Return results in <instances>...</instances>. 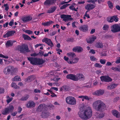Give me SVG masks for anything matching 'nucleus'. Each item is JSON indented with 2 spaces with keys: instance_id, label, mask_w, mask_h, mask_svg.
Returning <instances> with one entry per match:
<instances>
[{
  "instance_id": "51",
  "label": "nucleus",
  "mask_w": 120,
  "mask_h": 120,
  "mask_svg": "<svg viewBox=\"0 0 120 120\" xmlns=\"http://www.w3.org/2000/svg\"><path fill=\"white\" fill-rule=\"evenodd\" d=\"M0 57L6 59H8V56H5L2 54H0Z\"/></svg>"
},
{
  "instance_id": "32",
  "label": "nucleus",
  "mask_w": 120,
  "mask_h": 120,
  "mask_svg": "<svg viewBox=\"0 0 120 120\" xmlns=\"http://www.w3.org/2000/svg\"><path fill=\"white\" fill-rule=\"evenodd\" d=\"M13 42L11 41H8L6 43V46L7 47H9L13 45Z\"/></svg>"
},
{
  "instance_id": "56",
  "label": "nucleus",
  "mask_w": 120,
  "mask_h": 120,
  "mask_svg": "<svg viewBox=\"0 0 120 120\" xmlns=\"http://www.w3.org/2000/svg\"><path fill=\"white\" fill-rule=\"evenodd\" d=\"M120 99V98L119 97H117L115 98L114 99L113 101L114 102H116Z\"/></svg>"
},
{
  "instance_id": "6",
  "label": "nucleus",
  "mask_w": 120,
  "mask_h": 120,
  "mask_svg": "<svg viewBox=\"0 0 120 120\" xmlns=\"http://www.w3.org/2000/svg\"><path fill=\"white\" fill-rule=\"evenodd\" d=\"M111 31L113 33L120 31V24H114L111 26Z\"/></svg>"
},
{
  "instance_id": "2",
  "label": "nucleus",
  "mask_w": 120,
  "mask_h": 120,
  "mask_svg": "<svg viewBox=\"0 0 120 120\" xmlns=\"http://www.w3.org/2000/svg\"><path fill=\"white\" fill-rule=\"evenodd\" d=\"M92 107L93 109L98 111H102L106 107L104 103L100 100L96 101L93 102Z\"/></svg>"
},
{
  "instance_id": "40",
  "label": "nucleus",
  "mask_w": 120,
  "mask_h": 120,
  "mask_svg": "<svg viewBox=\"0 0 120 120\" xmlns=\"http://www.w3.org/2000/svg\"><path fill=\"white\" fill-rule=\"evenodd\" d=\"M11 86L15 89H18L19 87L15 83L13 82L11 83Z\"/></svg>"
},
{
  "instance_id": "64",
  "label": "nucleus",
  "mask_w": 120,
  "mask_h": 120,
  "mask_svg": "<svg viewBox=\"0 0 120 120\" xmlns=\"http://www.w3.org/2000/svg\"><path fill=\"white\" fill-rule=\"evenodd\" d=\"M17 112H15L11 113V115L13 116H14L17 114Z\"/></svg>"
},
{
  "instance_id": "42",
  "label": "nucleus",
  "mask_w": 120,
  "mask_h": 120,
  "mask_svg": "<svg viewBox=\"0 0 120 120\" xmlns=\"http://www.w3.org/2000/svg\"><path fill=\"white\" fill-rule=\"evenodd\" d=\"M6 97L7 99L6 101L8 103H10L13 100L12 98H10L8 96H6Z\"/></svg>"
},
{
  "instance_id": "47",
  "label": "nucleus",
  "mask_w": 120,
  "mask_h": 120,
  "mask_svg": "<svg viewBox=\"0 0 120 120\" xmlns=\"http://www.w3.org/2000/svg\"><path fill=\"white\" fill-rule=\"evenodd\" d=\"M111 69L115 71H119L118 66L117 67H112L111 68Z\"/></svg>"
},
{
  "instance_id": "31",
  "label": "nucleus",
  "mask_w": 120,
  "mask_h": 120,
  "mask_svg": "<svg viewBox=\"0 0 120 120\" xmlns=\"http://www.w3.org/2000/svg\"><path fill=\"white\" fill-rule=\"evenodd\" d=\"M33 79V76H30L28 77L25 79V81L27 82H31Z\"/></svg>"
},
{
  "instance_id": "39",
  "label": "nucleus",
  "mask_w": 120,
  "mask_h": 120,
  "mask_svg": "<svg viewBox=\"0 0 120 120\" xmlns=\"http://www.w3.org/2000/svg\"><path fill=\"white\" fill-rule=\"evenodd\" d=\"M23 38L25 40H30L31 39V38L25 34H23L22 35Z\"/></svg>"
},
{
  "instance_id": "28",
  "label": "nucleus",
  "mask_w": 120,
  "mask_h": 120,
  "mask_svg": "<svg viewBox=\"0 0 120 120\" xmlns=\"http://www.w3.org/2000/svg\"><path fill=\"white\" fill-rule=\"evenodd\" d=\"M21 80L20 77L19 76L17 75L15 76L14 78L12 79V80L13 81H20Z\"/></svg>"
},
{
  "instance_id": "3",
  "label": "nucleus",
  "mask_w": 120,
  "mask_h": 120,
  "mask_svg": "<svg viewBox=\"0 0 120 120\" xmlns=\"http://www.w3.org/2000/svg\"><path fill=\"white\" fill-rule=\"evenodd\" d=\"M66 78L74 81H77L80 79L83 80L84 79V75L81 74H78L76 75L72 74H69L67 76Z\"/></svg>"
},
{
  "instance_id": "4",
  "label": "nucleus",
  "mask_w": 120,
  "mask_h": 120,
  "mask_svg": "<svg viewBox=\"0 0 120 120\" xmlns=\"http://www.w3.org/2000/svg\"><path fill=\"white\" fill-rule=\"evenodd\" d=\"M66 103L68 104L71 105H75L76 103L75 98L74 97L68 96L66 97Z\"/></svg>"
},
{
  "instance_id": "10",
  "label": "nucleus",
  "mask_w": 120,
  "mask_h": 120,
  "mask_svg": "<svg viewBox=\"0 0 120 120\" xmlns=\"http://www.w3.org/2000/svg\"><path fill=\"white\" fill-rule=\"evenodd\" d=\"M102 82H108L111 81L112 79L109 76H102L100 78Z\"/></svg>"
},
{
  "instance_id": "46",
  "label": "nucleus",
  "mask_w": 120,
  "mask_h": 120,
  "mask_svg": "<svg viewBox=\"0 0 120 120\" xmlns=\"http://www.w3.org/2000/svg\"><path fill=\"white\" fill-rule=\"evenodd\" d=\"M29 97V96L28 95H26L22 98L20 100L22 101L26 100Z\"/></svg>"
},
{
  "instance_id": "54",
  "label": "nucleus",
  "mask_w": 120,
  "mask_h": 120,
  "mask_svg": "<svg viewBox=\"0 0 120 120\" xmlns=\"http://www.w3.org/2000/svg\"><path fill=\"white\" fill-rule=\"evenodd\" d=\"M34 92L35 93H40L41 92L40 90L38 89H35L34 90Z\"/></svg>"
},
{
  "instance_id": "17",
  "label": "nucleus",
  "mask_w": 120,
  "mask_h": 120,
  "mask_svg": "<svg viewBox=\"0 0 120 120\" xmlns=\"http://www.w3.org/2000/svg\"><path fill=\"white\" fill-rule=\"evenodd\" d=\"M88 28V26L87 25H83L79 27V30L82 31L86 32L87 31Z\"/></svg>"
},
{
  "instance_id": "61",
  "label": "nucleus",
  "mask_w": 120,
  "mask_h": 120,
  "mask_svg": "<svg viewBox=\"0 0 120 120\" xmlns=\"http://www.w3.org/2000/svg\"><path fill=\"white\" fill-rule=\"evenodd\" d=\"M25 32L29 34H32L33 33L32 31L29 30H26Z\"/></svg>"
},
{
  "instance_id": "35",
  "label": "nucleus",
  "mask_w": 120,
  "mask_h": 120,
  "mask_svg": "<svg viewBox=\"0 0 120 120\" xmlns=\"http://www.w3.org/2000/svg\"><path fill=\"white\" fill-rule=\"evenodd\" d=\"M95 46L98 48H102L103 47V44L101 43H97L95 45Z\"/></svg>"
},
{
  "instance_id": "57",
  "label": "nucleus",
  "mask_w": 120,
  "mask_h": 120,
  "mask_svg": "<svg viewBox=\"0 0 120 120\" xmlns=\"http://www.w3.org/2000/svg\"><path fill=\"white\" fill-rule=\"evenodd\" d=\"M4 90L3 88L0 87V94L4 93Z\"/></svg>"
},
{
  "instance_id": "58",
  "label": "nucleus",
  "mask_w": 120,
  "mask_h": 120,
  "mask_svg": "<svg viewBox=\"0 0 120 120\" xmlns=\"http://www.w3.org/2000/svg\"><path fill=\"white\" fill-rule=\"evenodd\" d=\"M78 22H74L72 23V26L73 27L75 28L76 27V26L75 25V24L78 23Z\"/></svg>"
},
{
  "instance_id": "34",
  "label": "nucleus",
  "mask_w": 120,
  "mask_h": 120,
  "mask_svg": "<svg viewBox=\"0 0 120 120\" xmlns=\"http://www.w3.org/2000/svg\"><path fill=\"white\" fill-rule=\"evenodd\" d=\"M36 64H41L44 63L43 61L41 59L37 58Z\"/></svg>"
},
{
  "instance_id": "30",
  "label": "nucleus",
  "mask_w": 120,
  "mask_h": 120,
  "mask_svg": "<svg viewBox=\"0 0 120 120\" xmlns=\"http://www.w3.org/2000/svg\"><path fill=\"white\" fill-rule=\"evenodd\" d=\"M8 109L7 108H5L2 111V113L4 115H6L8 114L9 113Z\"/></svg>"
},
{
  "instance_id": "33",
  "label": "nucleus",
  "mask_w": 120,
  "mask_h": 120,
  "mask_svg": "<svg viewBox=\"0 0 120 120\" xmlns=\"http://www.w3.org/2000/svg\"><path fill=\"white\" fill-rule=\"evenodd\" d=\"M53 22L51 21H50L49 22H47L45 23H42V24L44 26H48L51 24H52Z\"/></svg>"
},
{
  "instance_id": "11",
  "label": "nucleus",
  "mask_w": 120,
  "mask_h": 120,
  "mask_svg": "<svg viewBox=\"0 0 120 120\" xmlns=\"http://www.w3.org/2000/svg\"><path fill=\"white\" fill-rule=\"evenodd\" d=\"M104 90L100 89L97 90L93 93V94L94 95L101 96L102 95L104 94Z\"/></svg>"
},
{
  "instance_id": "15",
  "label": "nucleus",
  "mask_w": 120,
  "mask_h": 120,
  "mask_svg": "<svg viewBox=\"0 0 120 120\" xmlns=\"http://www.w3.org/2000/svg\"><path fill=\"white\" fill-rule=\"evenodd\" d=\"M26 105L28 108L33 107L35 106V103L33 101H30L26 103Z\"/></svg>"
},
{
  "instance_id": "18",
  "label": "nucleus",
  "mask_w": 120,
  "mask_h": 120,
  "mask_svg": "<svg viewBox=\"0 0 120 120\" xmlns=\"http://www.w3.org/2000/svg\"><path fill=\"white\" fill-rule=\"evenodd\" d=\"M79 60L78 57H76L73 59H71V60L69 61L68 62L69 64H73L77 63Z\"/></svg>"
},
{
  "instance_id": "48",
  "label": "nucleus",
  "mask_w": 120,
  "mask_h": 120,
  "mask_svg": "<svg viewBox=\"0 0 120 120\" xmlns=\"http://www.w3.org/2000/svg\"><path fill=\"white\" fill-rule=\"evenodd\" d=\"M90 58V60L91 61H95L97 60V59L94 56H91Z\"/></svg>"
},
{
  "instance_id": "22",
  "label": "nucleus",
  "mask_w": 120,
  "mask_h": 120,
  "mask_svg": "<svg viewBox=\"0 0 120 120\" xmlns=\"http://www.w3.org/2000/svg\"><path fill=\"white\" fill-rule=\"evenodd\" d=\"M56 2V0H46L44 3L45 5H51Z\"/></svg>"
},
{
  "instance_id": "44",
  "label": "nucleus",
  "mask_w": 120,
  "mask_h": 120,
  "mask_svg": "<svg viewBox=\"0 0 120 120\" xmlns=\"http://www.w3.org/2000/svg\"><path fill=\"white\" fill-rule=\"evenodd\" d=\"M108 4L110 8L112 9L113 8V5L112 2L110 1H109L108 2Z\"/></svg>"
},
{
  "instance_id": "5",
  "label": "nucleus",
  "mask_w": 120,
  "mask_h": 120,
  "mask_svg": "<svg viewBox=\"0 0 120 120\" xmlns=\"http://www.w3.org/2000/svg\"><path fill=\"white\" fill-rule=\"evenodd\" d=\"M18 50L22 53L29 52L30 51L29 49L28 46L25 44H23L21 46H18Z\"/></svg>"
},
{
  "instance_id": "53",
  "label": "nucleus",
  "mask_w": 120,
  "mask_h": 120,
  "mask_svg": "<svg viewBox=\"0 0 120 120\" xmlns=\"http://www.w3.org/2000/svg\"><path fill=\"white\" fill-rule=\"evenodd\" d=\"M4 6L5 7V10L6 11H8L9 9V7L8 4H6L4 5Z\"/></svg>"
},
{
  "instance_id": "25",
  "label": "nucleus",
  "mask_w": 120,
  "mask_h": 120,
  "mask_svg": "<svg viewBox=\"0 0 120 120\" xmlns=\"http://www.w3.org/2000/svg\"><path fill=\"white\" fill-rule=\"evenodd\" d=\"M78 98H83V99L82 100V101H84V99L88 101L90 100L91 99V97L86 95L80 96L78 97Z\"/></svg>"
},
{
  "instance_id": "12",
  "label": "nucleus",
  "mask_w": 120,
  "mask_h": 120,
  "mask_svg": "<svg viewBox=\"0 0 120 120\" xmlns=\"http://www.w3.org/2000/svg\"><path fill=\"white\" fill-rule=\"evenodd\" d=\"M95 6V4H88L85 6V8L89 11L94 9Z\"/></svg>"
},
{
  "instance_id": "37",
  "label": "nucleus",
  "mask_w": 120,
  "mask_h": 120,
  "mask_svg": "<svg viewBox=\"0 0 120 120\" xmlns=\"http://www.w3.org/2000/svg\"><path fill=\"white\" fill-rule=\"evenodd\" d=\"M67 55L69 57H75L76 56L75 54L73 52H70L68 53Z\"/></svg>"
},
{
  "instance_id": "27",
  "label": "nucleus",
  "mask_w": 120,
  "mask_h": 120,
  "mask_svg": "<svg viewBox=\"0 0 120 120\" xmlns=\"http://www.w3.org/2000/svg\"><path fill=\"white\" fill-rule=\"evenodd\" d=\"M55 7L53 6L50 8L48 11L47 13H51L54 12L56 9Z\"/></svg>"
},
{
  "instance_id": "19",
  "label": "nucleus",
  "mask_w": 120,
  "mask_h": 120,
  "mask_svg": "<svg viewBox=\"0 0 120 120\" xmlns=\"http://www.w3.org/2000/svg\"><path fill=\"white\" fill-rule=\"evenodd\" d=\"M27 59L31 64H36L37 58L29 57H27Z\"/></svg>"
},
{
  "instance_id": "36",
  "label": "nucleus",
  "mask_w": 120,
  "mask_h": 120,
  "mask_svg": "<svg viewBox=\"0 0 120 120\" xmlns=\"http://www.w3.org/2000/svg\"><path fill=\"white\" fill-rule=\"evenodd\" d=\"M9 112H12L14 110V108L13 106L12 105H10L7 108Z\"/></svg>"
},
{
  "instance_id": "45",
  "label": "nucleus",
  "mask_w": 120,
  "mask_h": 120,
  "mask_svg": "<svg viewBox=\"0 0 120 120\" xmlns=\"http://www.w3.org/2000/svg\"><path fill=\"white\" fill-rule=\"evenodd\" d=\"M70 5V4H66L60 7V9L61 10L64 9Z\"/></svg>"
},
{
  "instance_id": "23",
  "label": "nucleus",
  "mask_w": 120,
  "mask_h": 120,
  "mask_svg": "<svg viewBox=\"0 0 120 120\" xmlns=\"http://www.w3.org/2000/svg\"><path fill=\"white\" fill-rule=\"evenodd\" d=\"M15 33V31H8L7 33L4 36V38L8 37L9 36L13 35Z\"/></svg>"
},
{
  "instance_id": "20",
  "label": "nucleus",
  "mask_w": 120,
  "mask_h": 120,
  "mask_svg": "<svg viewBox=\"0 0 120 120\" xmlns=\"http://www.w3.org/2000/svg\"><path fill=\"white\" fill-rule=\"evenodd\" d=\"M112 115L117 118H120V113L116 110H113L112 111Z\"/></svg>"
},
{
  "instance_id": "62",
  "label": "nucleus",
  "mask_w": 120,
  "mask_h": 120,
  "mask_svg": "<svg viewBox=\"0 0 120 120\" xmlns=\"http://www.w3.org/2000/svg\"><path fill=\"white\" fill-rule=\"evenodd\" d=\"M90 53L94 54L95 53V51L93 49H91L89 52Z\"/></svg>"
},
{
  "instance_id": "49",
  "label": "nucleus",
  "mask_w": 120,
  "mask_h": 120,
  "mask_svg": "<svg viewBox=\"0 0 120 120\" xmlns=\"http://www.w3.org/2000/svg\"><path fill=\"white\" fill-rule=\"evenodd\" d=\"M106 60L105 59H101L100 60V62L101 64H105Z\"/></svg>"
},
{
  "instance_id": "43",
  "label": "nucleus",
  "mask_w": 120,
  "mask_h": 120,
  "mask_svg": "<svg viewBox=\"0 0 120 120\" xmlns=\"http://www.w3.org/2000/svg\"><path fill=\"white\" fill-rule=\"evenodd\" d=\"M94 66L96 67L100 68L102 67V65L100 63H96L94 64Z\"/></svg>"
},
{
  "instance_id": "55",
  "label": "nucleus",
  "mask_w": 120,
  "mask_h": 120,
  "mask_svg": "<svg viewBox=\"0 0 120 120\" xmlns=\"http://www.w3.org/2000/svg\"><path fill=\"white\" fill-rule=\"evenodd\" d=\"M88 12V11H86L85 12L84 15L86 17H87L88 18H90V16L89 15L87 14V13Z\"/></svg>"
},
{
  "instance_id": "29",
  "label": "nucleus",
  "mask_w": 120,
  "mask_h": 120,
  "mask_svg": "<svg viewBox=\"0 0 120 120\" xmlns=\"http://www.w3.org/2000/svg\"><path fill=\"white\" fill-rule=\"evenodd\" d=\"M76 5L75 4H73L72 5L69 7V8L72 11H77L78 8H76V9L75 8Z\"/></svg>"
},
{
  "instance_id": "59",
  "label": "nucleus",
  "mask_w": 120,
  "mask_h": 120,
  "mask_svg": "<svg viewBox=\"0 0 120 120\" xmlns=\"http://www.w3.org/2000/svg\"><path fill=\"white\" fill-rule=\"evenodd\" d=\"M14 23V20L13 19L11 20L9 23V24L10 26H12Z\"/></svg>"
},
{
  "instance_id": "52",
  "label": "nucleus",
  "mask_w": 120,
  "mask_h": 120,
  "mask_svg": "<svg viewBox=\"0 0 120 120\" xmlns=\"http://www.w3.org/2000/svg\"><path fill=\"white\" fill-rule=\"evenodd\" d=\"M115 63L116 64H119L120 63V57H117L115 61Z\"/></svg>"
},
{
  "instance_id": "8",
  "label": "nucleus",
  "mask_w": 120,
  "mask_h": 120,
  "mask_svg": "<svg viewBox=\"0 0 120 120\" xmlns=\"http://www.w3.org/2000/svg\"><path fill=\"white\" fill-rule=\"evenodd\" d=\"M71 16L70 15H60V17L63 19V20L65 22L68 21L69 20H71L72 18H71Z\"/></svg>"
},
{
  "instance_id": "16",
  "label": "nucleus",
  "mask_w": 120,
  "mask_h": 120,
  "mask_svg": "<svg viewBox=\"0 0 120 120\" xmlns=\"http://www.w3.org/2000/svg\"><path fill=\"white\" fill-rule=\"evenodd\" d=\"M32 19V17L29 16L22 17L21 18V20L24 22H29Z\"/></svg>"
},
{
  "instance_id": "60",
  "label": "nucleus",
  "mask_w": 120,
  "mask_h": 120,
  "mask_svg": "<svg viewBox=\"0 0 120 120\" xmlns=\"http://www.w3.org/2000/svg\"><path fill=\"white\" fill-rule=\"evenodd\" d=\"M113 18H114V20L116 22H117L118 21V17L113 16Z\"/></svg>"
},
{
  "instance_id": "24",
  "label": "nucleus",
  "mask_w": 120,
  "mask_h": 120,
  "mask_svg": "<svg viewBox=\"0 0 120 120\" xmlns=\"http://www.w3.org/2000/svg\"><path fill=\"white\" fill-rule=\"evenodd\" d=\"M118 85L117 83L112 84L107 86V89L108 90L112 89L116 87Z\"/></svg>"
},
{
  "instance_id": "1",
  "label": "nucleus",
  "mask_w": 120,
  "mask_h": 120,
  "mask_svg": "<svg viewBox=\"0 0 120 120\" xmlns=\"http://www.w3.org/2000/svg\"><path fill=\"white\" fill-rule=\"evenodd\" d=\"M85 106L82 103L80 105V111L78 115L83 120H86L90 118L92 115V111L91 108L88 107L84 110Z\"/></svg>"
},
{
  "instance_id": "14",
  "label": "nucleus",
  "mask_w": 120,
  "mask_h": 120,
  "mask_svg": "<svg viewBox=\"0 0 120 120\" xmlns=\"http://www.w3.org/2000/svg\"><path fill=\"white\" fill-rule=\"evenodd\" d=\"M83 50V48L80 46H76L74 47L72 49V51L75 52H82Z\"/></svg>"
},
{
  "instance_id": "38",
  "label": "nucleus",
  "mask_w": 120,
  "mask_h": 120,
  "mask_svg": "<svg viewBox=\"0 0 120 120\" xmlns=\"http://www.w3.org/2000/svg\"><path fill=\"white\" fill-rule=\"evenodd\" d=\"M107 20L108 22H112L114 21L113 16L108 17L107 19Z\"/></svg>"
},
{
  "instance_id": "21",
  "label": "nucleus",
  "mask_w": 120,
  "mask_h": 120,
  "mask_svg": "<svg viewBox=\"0 0 120 120\" xmlns=\"http://www.w3.org/2000/svg\"><path fill=\"white\" fill-rule=\"evenodd\" d=\"M96 39V38L95 36L94 35H92L90 37L89 39L87 40V42L91 44L93 43L95 40Z\"/></svg>"
},
{
  "instance_id": "63",
  "label": "nucleus",
  "mask_w": 120,
  "mask_h": 120,
  "mask_svg": "<svg viewBox=\"0 0 120 120\" xmlns=\"http://www.w3.org/2000/svg\"><path fill=\"white\" fill-rule=\"evenodd\" d=\"M22 110V108L20 107H18V112L19 113H20L21 112Z\"/></svg>"
},
{
  "instance_id": "7",
  "label": "nucleus",
  "mask_w": 120,
  "mask_h": 120,
  "mask_svg": "<svg viewBox=\"0 0 120 120\" xmlns=\"http://www.w3.org/2000/svg\"><path fill=\"white\" fill-rule=\"evenodd\" d=\"M14 68L12 66H7L4 69L3 72L5 74H9L10 71H13Z\"/></svg>"
},
{
  "instance_id": "50",
  "label": "nucleus",
  "mask_w": 120,
  "mask_h": 120,
  "mask_svg": "<svg viewBox=\"0 0 120 120\" xmlns=\"http://www.w3.org/2000/svg\"><path fill=\"white\" fill-rule=\"evenodd\" d=\"M105 116V114L104 113H102L99 115L98 118H101Z\"/></svg>"
},
{
  "instance_id": "13",
  "label": "nucleus",
  "mask_w": 120,
  "mask_h": 120,
  "mask_svg": "<svg viewBox=\"0 0 120 120\" xmlns=\"http://www.w3.org/2000/svg\"><path fill=\"white\" fill-rule=\"evenodd\" d=\"M45 104H41L38 106V108L37 109V111H40L43 112L46 110L45 109Z\"/></svg>"
},
{
  "instance_id": "41",
  "label": "nucleus",
  "mask_w": 120,
  "mask_h": 120,
  "mask_svg": "<svg viewBox=\"0 0 120 120\" xmlns=\"http://www.w3.org/2000/svg\"><path fill=\"white\" fill-rule=\"evenodd\" d=\"M109 28V26L107 24H105L103 27L102 29L103 30H107Z\"/></svg>"
},
{
  "instance_id": "26",
  "label": "nucleus",
  "mask_w": 120,
  "mask_h": 120,
  "mask_svg": "<svg viewBox=\"0 0 120 120\" xmlns=\"http://www.w3.org/2000/svg\"><path fill=\"white\" fill-rule=\"evenodd\" d=\"M49 113L46 110L42 112L41 116L42 117L44 118H47L48 117L49 115Z\"/></svg>"
},
{
  "instance_id": "9",
  "label": "nucleus",
  "mask_w": 120,
  "mask_h": 120,
  "mask_svg": "<svg viewBox=\"0 0 120 120\" xmlns=\"http://www.w3.org/2000/svg\"><path fill=\"white\" fill-rule=\"evenodd\" d=\"M42 41L43 42H45L48 45L51 47L53 46V44L50 39L45 38L42 40Z\"/></svg>"
}]
</instances>
